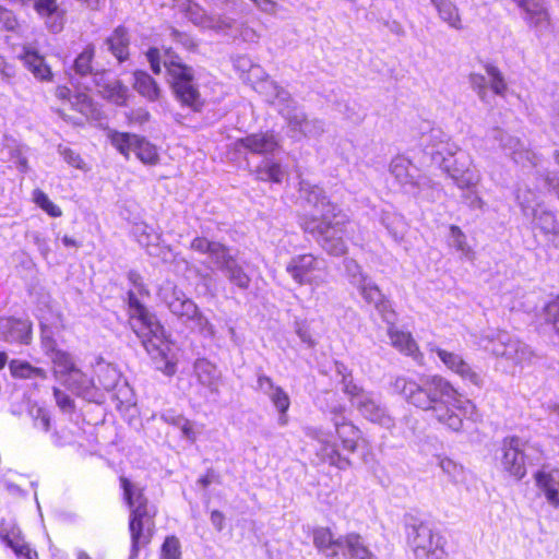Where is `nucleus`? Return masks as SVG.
Here are the masks:
<instances>
[{
	"mask_svg": "<svg viewBox=\"0 0 559 559\" xmlns=\"http://www.w3.org/2000/svg\"><path fill=\"white\" fill-rule=\"evenodd\" d=\"M190 249L206 254L210 263L223 274L231 289L246 292L250 288L251 276L246 270L247 262L240 261L230 247L206 237H195Z\"/></svg>",
	"mask_w": 559,
	"mask_h": 559,
	"instance_id": "nucleus-4",
	"label": "nucleus"
},
{
	"mask_svg": "<svg viewBox=\"0 0 559 559\" xmlns=\"http://www.w3.org/2000/svg\"><path fill=\"white\" fill-rule=\"evenodd\" d=\"M431 352L436 353L443 365L454 373L459 374L463 381H466L477 388H481L484 385L485 380L483 374L464 360L461 355L440 347L431 348Z\"/></svg>",
	"mask_w": 559,
	"mask_h": 559,
	"instance_id": "nucleus-24",
	"label": "nucleus"
},
{
	"mask_svg": "<svg viewBox=\"0 0 559 559\" xmlns=\"http://www.w3.org/2000/svg\"><path fill=\"white\" fill-rule=\"evenodd\" d=\"M133 87L150 102H155L160 96V87L157 82L147 72L142 70L133 73Z\"/></svg>",
	"mask_w": 559,
	"mask_h": 559,
	"instance_id": "nucleus-41",
	"label": "nucleus"
},
{
	"mask_svg": "<svg viewBox=\"0 0 559 559\" xmlns=\"http://www.w3.org/2000/svg\"><path fill=\"white\" fill-rule=\"evenodd\" d=\"M22 60L36 80L40 82H51L53 80L50 66H48L45 57L39 55L38 51L26 49L22 56Z\"/></svg>",
	"mask_w": 559,
	"mask_h": 559,
	"instance_id": "nucleus-38",
	"label": "nucleus"
},
{
	"mask_svg": "<svg viewBox=\"0 0 559 559\" xmlns=\"http://www.w3.org/2000/svg\"><path fill=\"white\" fill-rule=\"evenodd\" d=\"M421 130L418 147L423 153L424 165H442L447 156L452 157L457 152V145L450 142L442 129L426 123Z\"/></svg>",
	"mask_w": 559,
	"mask_h": 559,
	"instance_id": "nucleus-13",
	"label": "nucleus"
},
{
	"mask_svg": "<svg viewBox=\"0 0 559 559\" xmlns=\"http://www.w3.org/2000/svg\"><path fill=\"white\" fill-rule=\"evenodd\" d=\"M381 223L395 241L403 239L406 231V223L402 215L383 212Z\"/></svg>",
	"mask_w": 559,
	"mask_h": 559,
	"instance_id": "nucleus-53",
	"label": "nucleus"
},
{
	"mask_svg": "<svg viewBox=\"0 0 559 559\" xmlns=\"http://www.w3.org/2000/svg\"><path fill=\"white\" fill-rule=\"evenodd\" d=\"M194 371L202 385L207 386L212 392L217 391V370L213 364L206 359H197Z\"/></svg>",
	"mask_w": 559,
	"mask_h": 559,
	"instance_id": "nucleus-47",
	"label": "nucleus"
},
{
	"mask_svg": "<svg viewBox=\"0 0 559 559\" xmlns=\"http://www.w3.org/2000/svg\"><path fill=\"white\" fill-rule=\"evenodd\" d=\"M94 88L111 103L123 106L128 98V87L116 79H110L106 71V76L100 82H95Z\"/></svg>",
	"mask_w": 559,
	"mask_h": 559,
	"instance_id": "nucleus-36",
	"label": "nucleus"
},
{
	"mask_svg": "<svg viewBox=\"0 0 559 559\" xmlns=\"http://www.w3.org/2000/svg\"><path fill=\"white\" fill-rule=\"evenodd\" d=\"M390 173L407 192L414 187V182L420 170L406 157L396 156L391 160Z\"/></svg>",
	"mask_w": 559,
	"mask_h": 559,
	"instance_id": "nucleus-35",
	"label": "nucleus"
},
{
	"mask_svg": "<svg viewBox=\"0 0 559 559\" xmlns=\"http://www.w3.org/2000/svg\"><path fill=\"white\" fill-rule=\"evenodd\" d=\"M120 486L123 490V499L130 510L131 548L128 559H136L140 548L151 543L156 510L153 504L148 503L140 486L123 476L120 477Z\"/></svg>",
	"mask_w": 559,
	"mask_h": 559,
	"instance_id": "nucleus-3",
	"label": "nucleus"
},
{
	"mask_svg": "<svg viewBox=\"0 0 559 559\" xmlns=\"http://www.w3.org/2000/svg\"><path fill=\"white\" fill-rule=\"evenodd\" d=\"M129 41L127 29L123 26H118L106 39L105 44L108 50L121 63L129 57Z\"/></svg>",
	"mask_w": 559,
	"mask_h": 559,
	"instance_id": "nucleus-43",
	"label": "nucleus"
},
{
	"mask_svg": "<svg viewBox=\"0 0 559 559\" xmlns=\"http://www.w3.org/2000/svg\"><path fill=\"white\" fill-rule=\"evenodd\" d=\"M544 312L546 323L559 334V295L545 306Z\"/></svg>",
	"mask_w": 559,
	"mask_h": 559,
	"instance_id": "nucleus-59",
	"label": "nucleus"
},
{
	"mask_svg": "<svg viewBox=\"0 0 559 559\" xmlns=\"http://www.w3.org/2000/svg\"><path fill=\"white\" fill-rule=\"evenodd\" d=\"M110 144L127 159L133 152L145 165H156L159 162L157 147L146 138L135 133L110 130L108 133Z\"/></svg>",
	"mask_w": 559,
	"mask_h": 559,
	"instance_id": "nucleus-14",
	"label": "nucleus"
},
{
	"mask_svg": "<svg viewBox=\"0 0 559 559\" xmlns=\"http://www.w3.org/2000/svg\"><path fill=\"white\" fill-rule=\"evenodd\" d=\"M325 261L311 253L293 257L286 264V272L299 285H311L314 287L325 283Z\"/></svg>",
	"mask_w": 559,
	"mask_h": 559,
	"instance_id": "nucleus-16",
	"label": "nucleus"
},
{
	"mask_svg": "<svg viewBox=\"0 0 559 559\" xmlns=\"http://www.w3.org/2000/svg\"><path fill=\"white\" fill-rule=\"evenodd\" d=\"M95 373L97 379H91L94 381L102 394H104V391L109 392L117 388L120 380V373L116 367L109 364H98ZM103 400H105V395H103ZM103 402L104 401L100 403Z\"/></svg>",
	"mask_w": 559,
	"mask_h": 559,
	"instance_id": "nucleus-42",
	"label": "nucleus"
},
{
	"mask_svg": "<svg viewBox=\"0 0 559 559\" xmlns=\"http://www.w3.org/2000/svg\"><path fill=\"white\" fill-rule=\"evenodd\" d=\"M313 545L319 554L326 559H340L338 542L341 535L334 536L329 527L319 526L312 532Z\"/></svg>",
	"mask_w": 559,
	"mask_h": 559,
	"instance_id": "nucleus-33",
	"label": "nucleus"
},
{
	"mask_svg": "<svg viewBox=\"0 0 559 559\" xmlns=\"http://www.w3.org/2000/svg\"><path fill=\"white\" fill-rule=\"evenodd\" d=\"M301 226L305 233L310 234L328 254L340 257L347 252V245L344 240L346 217L341 211L328 219H319L316 216L306 218Z\"/></svg>",
	"mask_w": 559,
	"mask_h": 559,
	"instance_id": "nucleus-10",
	"label": "nucleus"
},
{
	"mask_svg": "<svg viewBox=\"0 0 559 559\" xmlns=\"http://www.w3.org/2000/svg\"><path fill=\"white\" fill-rule=\"evenodd\" d=\"M488 140L493 141V146L497 144L498 147L502 148L507 154L512 155L515 163H521L524 159L527 160L532 166H537V156L534 152L524 150L523 143L520 139L507 134L500 128H492L487 133Z\"/></svg>",
	"mask_w": 559,
	"mask_h": 559,
	"instance_id": "nucleus-26",
	"label": "nucleus"
},
{
	"mask_svg": "<svg viewBox=\"0 0 559 559\" xmlns=\"http://www.w3.org/2000/svg\"><path fill=\"white\" fill-rule=\"evenodd\" d=\"M407 539L418 559H440L442 554L441 537L435 535L428 523L411 524L407 528Z\"/></svg>",
	"mask_w": 559,
	"mask_h": 559,
	"instance_id": "nucleus-17",
	"label": "nucleus"
},
{
	"mask_svg": "<svg viewBox=\"0 0 559 559\" xmlns=\"http://www.w3.org/2000/svg\"><path fill=\"white\" fill-rule=\"evenodd\" d=\"M450 234L448 237V243L450 247L454 248L457 252H460L461 258H464L468 261L474 260L475 252L466 242V236L462 231V229L456 225H451Z\"/></svg>",
	"mask_w": 559,
	"mask_h": 559,
	"instance_id": "nucleus-51",
	"label": "nucleus"
},
{
	"mask_svg": "<svg viewBox=\"0 0 559 559\" xmlns=\"http://www.w3.org/2000/svg\"><path fill=\"white\" fill-rule=\"evenodd\" d=\"M49 358L53 365V374L59 381L87 402L100 404L103 394L94 381L76 367L70 353L60 349L50 354Z\"/></svg>",
	"mask_w": 559,
	"mask_h": 559,
	"instance_id": "nucleus-8",
	"label": "nucleus"
},
{
	"mask_svg": "<svg viewBox=\"0 0 559 559\" xmlns=\"http://www.w3.org/2000/svg\"><path fill=\"white\" fill-rule=\"evenodd\" d=\"M488 140L493 141V146L497 144L498 147L502 148L507 154L512 155L515 163H521L524 159L527 160L532 166H537V156L534 152L524 150L523 143L520 139L507 134L500 128H492L487 133Z\"/></svg>",
	"mask_w": 559,
	"mask_h": 559,
	"instance_id": "nucleus-25",
	"label": "nucleus"
},
{
	"mask_svg": "<svg viewBox=\"0 0 559 559\" xmlns=\"http://www.w3.org/2000/svg\"><path fill=\"white\" fill-rule=\"evenodd\" d=\"M478 345L492 356L504 358L514 365L527 361L532 357L531 348L504 330L484 332L479 337Z\"/></svg>",
	"mask_w": 559,
	"mask_h": 559,
	"instance_id": "nucleus-11",
	"label": "nucleus"
},
{
	"mask_svg": "<svg viewBox=\"0 0 559 559\" xmlns=\"http://www.w3.org/2000/svg\"><path fill=\"white\" fill-rule=\"evenodd\" d=\"M257 180L272 183H281L285 176V169L276 156L264 157L253 169Z\"/></svg>",
	"mask_w": 559,
	"mask_h": 559,
	"instance_id": "nucleus-39",
	"label": "nucleus"
},
{
	"mask_svg": "<svg viewBox=\"0 0 559 559\" xmlns=\"http://www.w3.org/2000/svg\"><path fill=\"white\" fill-rule=\"evenodd\" d=\"M27 237L36 246L40 255L44 259H47L51 251L50 246H49V239L39 231H31L27 234Z\"/></svg>",
	"mask_w": 559,
	"mask_h": 559,
	"instance_id": "nucleus-62",
	"label": "nucleus"
},
{
	"mask_svg": "<svg viewBox=\"0 0 559 559\" xmlns=\"http://www.w3.org/2000/svg\"><path fill=\"white\" fill-rule=\"evenodd\" d=\"M533 218L534 228L539 229L545 235H558L559 234V222L555 214L550 211H538L536 210L531 214Z\"/></svg>",
	"mask_w": 559,
	"mask_h": 559,
	"instance_id": "nucleus-48",
	"label": "nucleus"
},
{
	"mask_svg": "<svg viewBox=\"0 0 559 559\" xmlns=\"http://www.w3.org/2000/svg\"><path fill=\"white\" fill-rule=\"evenodd\" d=\"M53 396L56 400V404L64 414H72L74 412V401L69 394L61 391L60 389L55 388Z\"/></svg>",
	"mask_w": 559,
	"mask_h": 559,
	"instance_id": "nucleus-61",
	"label": "nucleus"
},
{
	"mask_svg": "<svg viewBox=\"0 0 559 559\" xmlns=\"http://www.w3.org/2000/svg\"><path fill=\"white\" fill-rule=\"evenodd\" d=\"M388 335L390 337L392 345L402 353L408 356H414L415 353L418 350V347L415 341L413 340L412 335L409 333L399 331L397 329H395L394 322L392 324H389Z\"/></svg>",
	"mask_w": 559,
	"mask_h": 559,
	"instance_id": "nucleus-45",
	"label": "nucleus"
},
{
	"mask_svg": "<svg viewBox=\"0 0 559 559\" xmlns=\"http://www.w3.org/2000/svg\"><path fill=\"white\" fill-rule=\"evenodd\" d=\"M337 371L342 373V390L348 396L352 405L355 407L357 401H361L370 391H366L362 386L358 385L353 381L350 373L345 374L343 370H346L344 365H337Z\"/></svg>",
	"mask_w": 559,
	"mask_h": 559,
	"instance_id": "nucleus-52",
	"label": "nucleus"
},
{
	"mask_svg": "<svg viewBox=\"0 0 559 559\" xmlns=\"http://www.w3.org/2000/svg\"><path fill=\"white\" fill-rule=\"evenodd\" d=\"M0 340L28 345L32 341V322L26 318L0 317Z\"/></svg>",
	"mask_w": 559,
	"mask_h": 559,
	"instance_id": "nucleus-29",
	"label": "nucleus"
},
{
	"mask_svg": "<svg viewBox=\"0 0 559 559\" xmlns=\"http://www.w3.org/2000/svg\"><path fill=\"white\" fill-rule=\"evenodd\" d=\"M11 374L21 379H46L47 371L43 368L34 367L29 362L13 359L9 364Z\"/></svg>",
	"mask_w": 559,
	"mask_h": 559,
	"instance_id": "nucleus-49",
	"label": "nucleus"
},
{
	"mask_svg": "<svg viewBox=\"0 0 559 559\" xmlns=\"http://www.w3.org/2000/svg\"><path fill=\"white\" fill-rule=\"evenodd\" d=\"M344 269L346 276L352 286L355 288L361 286L370 276L365 273L361 266L357 263L356 260L352 258L344 259Z\"/></svg>",
	"mask_w": 559,
	"mask_h": 559,
	"instance_id": "nucleus-54",
	"label": "nucleus"
},
{
	"mask_svg": "<svg viewBox=\"0 0 559 559\" xmlns=\"http://www.w3.org/2000/svg\"><path fill=\"white\" fill-rule=\"evenodd\" d=\"M33 201L51 217H60L62 215L61 209L56 205L48 195L40 189H35L33 192Z\"/></svg>",
	"mask_w": 559,
	"mask_h": 559,
	"instance_id": "nucleus-55",
	"label": "nucleus"
},
{
	"mask_svg": "<svg viewBox=\"0 0 559 559\" xmlns=\"http://www.w3.org/2000/svg\"><path fill=\"white\" fill-rule=\"evenodd\" d=\"M416 199L435 202L441 197L442 187L439 182H435L431 178L421 173L414 182V187L407 191Z\"/></svg>",
	"mask_w": 559,
	"mask_h": 559,
	"instance_id": "nucleus-40",
	"label": "nucleus"
},
{
	"mask_svg": "<svg viewBox=\"0 0 559 559\" xmlns=\"http://www.w3.org/2000/svg\"><path fill=\"white\" fill-rule=\"evenodd\" d=\"M28 413L33 419L34 426L37 429H40L45 432L49 431L51 417L48 409H46L45 407L33 405L29 408Z\"/></svg>",
	"mask_w": 559,
	"mask_h": 559,
	"instance_id": "nucleus-56",
	"label": "nucleus"
},
{
	"mask_svg": "<svg viewBox=\"0 0 559 559\" xmlns=\"http://www.w3.org/2000/svg\"><path fill=\"white\" fill-rule=\"evenodd\" d=\"M463 190L465 191L462 194V199L465 205L472 210L483 209L484 201L472 188H464Z\"/></svg>",
	"mask_w": 559,
	"mask_h": 559,
	"instance_id": "nucleus-64",
	"label": "nucleus"
},
{
	"mask_svg": "<svg viewBox=\"0 0 559 559\" xmlns=\"http://www.w3.org/2000/svg\"><path fill=\"white\" fill-rule=\"evenodd\" d=\"M160 559H181L180 543L176 536H168L162 545Z\"/></svg>",
	"mask_w": 559,
	"mask_h": 559,
	"instance_id": "nucleus-58",
	"label": "nucleus"
},
{
	"mask_svg": "<svg viewBox=\"0 0 559 559\" xmlns=\"http://www.w3.org/2000/svg\"><path fill=\"white\" fill-rule=\"evenodd\" d=\"M317 407L330 418L332 423L345 417V405L334 391H323L316 399Z\"/></svg>",
	"mask_w": 559,
	"mask_h": 559,
	"instance_id": "nucleus-37",
	"label": "nucleus"
},
{
	"mask_svg": "<svg viewBox=\"0 0 559 559\" xmlns=\"http://www.w3.org/2000/svg\"><path fill=\"white\" fill-rule=\"evenodd\" d=\"M439 466L445 473L452 481L459 483L463 480L464 468L450 457H441L439 460Z\"/></svg>",
	"mask_w": 559,
	"mask_h": 559,
	"instance_id": "nucleus-57",
	"label": "nucleus"
},
{
	"mask_svg": "<svg viewBox=\"0 0 559 559\" xmlns=\"http://www.w3.org/2000/svg\"><path fill=\"white\" fill-rule=\"evenodd\" d=\"M299 193L300 198L305 200L309 206L313 207L314 214L312 217L316 216L319 219H328L332 218V216L338 212L337 206L329 200L325 191L317 185H312L302 179L299 182Z\"/></svg>",
	"mask_w": 559,
	"mask_h": 559,
	"instance_id": "nucleus-23",
	"label": "nucleus"
},
{
	"mask_svg": "<svg viewBox=\"0 0 559 559\" xmlns=\"http://www.w3.org/2000/svg\"><path fill=\"white\" fill-rule=\"evenodd\" d=\"M485 71L487 76L479 73H471L468 76L469 85L479 99L484 103H488V84L493 94L504 96L508 85L501 71L491 63L485 64Z\"/></svg>",
	"mask_w": 559,
	"mask_h": 559,
	"instance_id": "nucleus-21",
	"label": "nucleus"
},
{
	"mask_svg": "<svg viewBox=\"0 0 559 559\" xmlns=\"http://www.w3.org/2000/svg\"><path fill=\"white\" fill-rule=\"evenodd\" d=\"M1 540L10 547L17 558L36 559L37 552L24 542L21 530L15 525L3 526L0 530Z\"/></svg>",
	"mask_w": 559,
	"mask_h": 559,
	"instance_id": "nucleus-34",
	"label": "nucleus"
},
{
	"mask_svg": "<svg viewBox=\"0 0 559 559\" xmlns=\"http://www.w3.org/2000/svg\"><path fill=\"white\" fill-rule=\"evenodd\" d=\"M332 424L340 444L336 441H332L333 433L323 427L306 426L304 433L307 438L318 442L319 447L316 454L322 462L344 471L352 466L349 454L357 451L362 433L346 417Z\"/></svg>",
	"mask_w": 559,
	"mask_h": 559,
	"instance_id": "nucleus-2",
	"label": "nucleus"
},
{
	"mask_svg": "<svg viewBox=\"0 0 559 559\" xmlns=\"http://www.w3.org/2000/svg\"><path fill=\"white\" fill-rule=\"evenodd\" d=\"M430 409L432 417L444 428L459 432L463 426L462 395L445 378L428 374Z\"/></svg>",
	"mask_w": 559,
	"mask_h": 559,
	"instance_id": "nucleus-6",
	"label": "nucleus"
},
{
	"mask_svg": "<svg viewBox=\"0 0 559 559\" xmlns=\"http://www.w3.org/2000/svg\"><path fill=\"white\" fill-rule=\"evenodd\" d=\"M515 200L523 215L526 217H531V214L534 213L539 205L537 192L527 186H520L516 189Z\"/></svg>",
	"mask_w": 559,
	"mask_h": 559,
	"instance_id": "nucleus-50",
	"label": "nucleus"
},
{
	"mask_svg": "<svg viewBox=\"0 0 559 559\" xmlns=\"http://www.w3.org/2000/svg\"><path fill=\"white\" fill-rule=\"evenodd\" d=\"M392 386L408 404L423 411L430 409L428 374H421L417 380L400 376L392 382Z\"/></svg>",
	"mask_w": 559,
	"mask_h": 559,
	"instance_id": "nucleus-18",
	"label": "nucleus"
},
{
	"mask_svg": "<svg viewBox=\"0 0 559 559\" xmlns=\"http://www.w3.org/2000/svg\"><path fill=\"white\" fill-rule=\"evenodd\" d=\"M366 544V539L356 532H349L344 535H341V540L338 542L340 548V558L344 559H353L364 547Z\"/></svg>",
	"mask_w": 559,
	"mask_h": 559,
	"instance_id": "nucleus-46",
	"label": "nucleus"
},
{
	"mask_svg": "<svg viewBox=\"0 0 559 559\" xmlns=\"http://www.w3.org/2000/svg\"><path fill=\"white\" fill-rule=\"evenodd\" d=\"M235 148L238 152L247 151L252 154L264 157L276 156L282 148L280 138L273 131L258 132L238 139L235 142Z\"/></svg>",
	"mask_w": 559,
	"mask_h": 559,
	"instance_id": "nucleus-22",
	"label": "nucleus"
},
{
	"mask_svg": "<svg viewBox=\"0 0 559 559\" xmlns=\"http://www.w3.org/2000/svg\"><path fill=\"white\" fill-rule=\"evenodd\" d=\"M178 7L185 16L198 27L214 31H225L233 27V19L225 15L209 14L192 0H181Z\"/></svg>",
	"mask_w": 559,
	"mask_h": 559,
	"instance_id": "nucleus-20",
	"label": "nucleus"
},
{
	"mask_svg": "<svg viewBox=\"0 0 559 559\" xmlns=\"http://www.w3.org/2000/svg\"><path fill=\"white\" fill-rule=\"evenodd\" d=\"M132 233L136 241L146 248V252L151 257L160 258L167 261V254L170 252L169 247L160 246L162 234L145 223L135 224Z\"/></svg>",
	"mask_w": 559,
	"mask_h": 559,
	"instance_id": "nucleus-31",
	"label": "nucleus"
},
{
	"mask_svg": "<svg viewBox=\"0 0 559 559\" xmlns=\"http://www.w3.org/2000/svg\"><path fill=\"white\" fill-rule=\"evenodd\" d=\"M163 64L175 98L192 111H201L204 106V99L201 97L193 68L183 63L180 57L173 53L169 49L165 51Z\"/></svg>",
	"mask_w": 559,
	"mask_h": 559,
	"instance_id": "nucleus-7",
	"label": "nucleus"
},
{
	"mask_svg": "<svg viewBox=\"0 0 559 559\" xmlns=\"http://www.w3.org/2000/svg\"><path fill=\"white\" fill-rule=\"evenodd\" d=\"M445 170L460 189L474 188L479 182V174L472 167L468 155L457 147V152L452 156H447L442 165H438Z\"/></svg>",
	"mask_w": 559,
	"mask_h": 559,
	"instance_id": "nucleus-19",
	"label": "nucleus"
},
{
	"mask_svg": "<svg viewBox=\"0 0 559 559\" xmlns=\"http://www.w3.org/2000/svg\"><path fill=\"white\" fill-rule=\"evenodd\" d=\"M436 8L439 17L450 27L462 28L461 16L457 7L451 0H430Z\"/></svg>",
	"mask_w": 559,
	"mask_h": 559,
	"instance_id": "nucleus-44",
	"label": "nucleus"
},
{
	"mask_svg": "<svg viewBox=\"0 0 559 559\" xmlns=\"http://www.w3.org/2000/svg\"><path fill=\"white\" fill-rule=\"evenodd\" d=\"M272 404L276 408V411H288L290 406V399L288 394L281 388L277 386L271 394L269 395Z\"/></svg>",
	"mask_w": 559,
	"mask_h": 559,
	"instance_id": "nucleus-60",
	"label": "nucleus"
},
{
	"mask_svg": "<svg viewBox=\"0 0 559 559\" xmlns=\"http://www.w3.org/2000/svg\"><path fill=\"white\" fill-rule=\"evenodd\" d=\"M168 310L183 323H190L204 337H214L215 329L198 305L174 285L163 287L159 293Z\"/></svg>",
	"mask_w": 559,
	"mask_h": 559,
	"instance_id": "nucleus-9",
	"label": "nucleus"
},
{
	"mask_svg": "<svg viewBox=\"0 0 559 559\" xmlns=\"http://www.w3.org/2000/svg\"><path fill=\"white\" fill-rule=\"evenodd\" d=\"M523 11V19L537 36H543L550 28L548 11L543 0H512Z\"/></svg>",
	"mask_w": 559,
	"mask_h": 559,
	"instance_id": "nucleus-30",
	"label": "nucleus"
},
{
	"mask_svg": "<svg viewBox=\"0 0 559 559\" xmlns=\"http://www.w3.org/2000/svg\"><path fill=\"white\" fill-rule=\"evenodd\" d=\"M127 277L133 287V289H130L127 294L131 329L141 340L155 368L166 376H173L176 373L177 362L171 352L170 343L166 338L165 329L157 320L156 316L152 313L136 296V294L141 296H147L150 294L143 277L135 270L129 271Z\"/></svg>",
	"mask_w": 559,
	"mask_h": 559,
	"instance_id": "nucleus-1",
	"label": "nucleus"
},
{
	"mask_svg": "<svg viewBox=\"0 0 559 559\" xmlns=\"http://www.w3.org/2000/svg\"><path fill=\"white\" fill-rule=\"evenodd\" d=\"M95 57L94 45H87L73 60L68 70L70 82L78 88L93 91L95 82H100L106 76L105 70L95 68L93 60Z\"/></svg>",
	"mask_w": 559,
	"mask_h": 559,
	"instance_id": "nucleus-15",
	"label": "nucleus"
},
{
	"mask_svg": "<svg viewBox=\"0 0 559 559\" xmlns=\"http://www.w3.org/2000/svg\"><path fill=\"white\" fill-rule=\"evenodd\" d=\"M356 409L367 420L378 424L385 429L395 426L394 418L389 414L388 408L381 402L379 394L369 392L361 401L356 402Z\"/></svg>",
	"mask_w": 559,
	"mask_h": 559,
	"instance_id": "nucleus-28",
	"label": "nucleus"
},
{
	"mask_svg": "<svg viewBox=\"0 0 559 559\" xmlns=\"http://www.w3.org/2000/svg\"><path fill=\"white\" fill-rule=\"evenodd\" d=\"M356 289L365 302L372 306L384 322L388 324L395 322L396 314L392 309L390 299L382 293L380 287L371 277Z\"/></svg>",
	"mask_w": 559,
	"mask_h": 559,
	"instance_id": "nucleus-27",
	"label": "nucleus"
},
{
	"mask_svg": "<svg viewBox=\"0 0 559 559\" xmlns=\"http://www.w3.org/2000/svg\"><path fill=\"white\" fill-rule=\"evenodd\" d=\"M269 86L271 91L267 94V102L275 106L278 114L285 119L290 138L295 140L317 139L324 133L323 120L308 117L302 106L292 97L289 92L276 83L271 82Z\"/></svg>",
	"mask_w": 559,
	"mask_h": 559,
	"instance_id": "nucleus-5",
	"label": "nucleus"
},
{
	"mask_svg": "<svg viewBox=\"0 0 559 559\" xmlns=\"http://www.w3.org/2000/svg\"><path fill=\"white\" fill-rule=\"evenodd\" d=\"M537 487L544 492L548 503L555 509L559 508V468L550 471L540 469L535 476Z\"/></svg>",
	"mask_w": 559,
	"mask_h": 559,
	"instance_id": "nucleus-32",
	"label": "nucleus"
},
{
	"mask_svg": "<svg viewBox=\"0 0 559 559\" xmlns=\"http://www.w3.org/2000/svg\"><path fill=\"white\" fill-rule=\"evenodd\" d=\"M58 153L63 157L64 162L69 164L70 166L82 169L83 168V159L81 158L80 154L71 150L70 147H66L62 145H59Z\"/></svg>",
	"mask_w": 559,
	"mask_h": 559,
	"instance_id": "nucleus-63",
	"label": "nucleus"
},
{
	"mask_svg": "<svg viewBox=\"0 0 559 559\" xmlns=\"http://www.w3.org/2000/svg\"><path fill=\"white\" fill-rule=\"evenodd\" d=\"M534 448L518 436L506 437L502 440L498 456L499 463L503 472L515 480H521L526 475V466L533 464V460L538 457L532 456Z\"/></svg>",
	"mask_w": 559,
	"mask_h": 559,
	"instance_id": "nucleus-12",
	"label": "nucleus"
}]
</instances>
